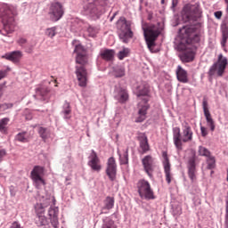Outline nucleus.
Returning a JSON list of instances; mask_svg holds the SVG:
<instances>
[{
	"label": "nucleus",
	"instance_id": "obj_34",
	"mask_svg": "<svg viewBox=\"0 0 228 228\" xmlns=\"http://www.w3.org/2000/svg\"><path fill=\"white\" fill-rule=\"evenodd\" d=\"M115 77H124L126 76V68L124 66H116L114 68Z\"/></svg>",
	"mask_w": 228,
	"mask_h": 228
},
{
	"label": "nucleus",
	"instance_id": "obj_43",
	"mask_svg": "<svg viewBox=\"0 0 228 228\" xmlns=\"http://www.w3.org/2000/svg\"><path fill=\"white\" fill-rule=\"evenodd\" d=\"M227 39H228V29L224 28L222 30V41H221L222 47H225V44H227Z\"/></svg>",
	"mask_w": 228,
	"mask_h": 228
},
{
	"label": "nucleus",
	"instance_id": "obj_17",
	"mask_svg": "<svg viewBox=\"0 0 228 228\" xmlns=\"http://www.w3.org/2000/svg\"><path fill=\"white\" fill-rule=\"evenodd\" d=\"M142 167L144 168V172L149 175V177H152V173L154 172V159L151 155H146L142 159Z\"/></svg>",
	"mask_w": 228,
	"mask_h": 228
},
{
	"label": "nucleus",
	"instance_id": "obj_37",
	"mask_svg": "<svg viewBox=\"0 0 228 228\" xmlns=\"http://www.w3.org/2000/svg\"><path fill=\"white\" fill-rule=\"evenodd\" d=\"M38 134L44 142L49 138V130H47L45 127L40 126L38 128Z\"/></svg>",
	"mask_w": 228,
	"mask_h": 228
},
{
	"label": "nucleus",
	"instance_id": "obj_48",
	"mask_svg": "<svg viewBox=\"0 0 228 228\" xmlns=\"http://www.w3.org/2000/svg\"><path fill=\"white\" fill-rule=\"evenodd\" d=\"M2 105V110H11V108H13V103H3Z\"/></svg>",
	"mask_w": 228,
	"mask_h": 228
},
{
	"label": "nucleus",
	"instance_id": "obj_41",
	"mask_svg": "<svg viewBox=\"0 0 228 228\" xmlns=\"http://www.w3.org/2000/svg\"><path fill=\"white\" fill-rule=\"evenodd\" d=\"M172 213L174 216H180V215L183 214V208H181V205H173Z\"/></svg>",
	"mask_w": 228,
	"mask_h": 228
},
{
	"label": "nucleus",
	"instance_id": "obj_22",
	"mask_svg": "<svg viewBox=\"0 0 228 228\" xmlns=\"http://www.w3.org/2000/svg\"><path fill=\"white\" fill-rule=\"evenodd\" d=\"M58 208L50 207L48 209V216L50 217L51 224L54 228H58V225L60 224L58 221Z\"/></svg>",
	"mask_w": 228,
	"mask_h": 228
},
{
	"label": "nucleus",
	"instance_id": "obj_46",
	"mask_svg": "<svg viewBox=\"0 0 228 228\" xmlns=\"http://www.w3.org/2000/svg\"><path fill=\"white\" fill-rule=\"evenodd\" d=\"M144 38H145V42L148 45V49H151V47H154V40L151 39V37H149L147 36V33L144 32Z\"/></svg>",
	"mask_w": 228,
	"mask_h": 228
},
{
	"label": "nucleus",
	"instance_id": "obj_9",
	"mask_svg": "<svg viewBox=\"0 0 228 228\" xmlns=\"http://www.w3.org/2000/svg\"><path fill=\"white\" fill-rule=\"evenodd\" d=\"M137 191L139 196L141 198L144 197L146 200H154V199H156V196H154V191L151 188V183L145 179H141L138 181Z\"/></svg>",
	"mask_w": 228,
	"mask_h": 228
},
{
	"label": "nucleus",
	"instance_id": "obj_35",
	"mask_svg": "<svg viewBox=\"0 0 228 228\" xmlns=\"http://www.w3.org/2000/svg\"><path fill=\"white\" fill-rule=\"evenodd\" d=\"M129 54H131V49L123 47V49L118 53V60H124V58H128Z\"/></svg>",
	"mask_w": 228,
	"mask_h": 228
},
{
	"label": "nucleus",
	"instance_id": "obj_23",
	"mask_svg": "<svg viewBox=\"0 0 228 228\" xmlns=\"http://www.w3.org/2000/svg\"><path fill=\"white\" fill-rule=\"evenodd\" d=\"M115 99L118 101L119 102H126V101L129 99V93H127V90L118 87L116 89Z\"/></svg>",
	"mask_w": 228,
	"mask_h": 228
},
{
	"label": "nucleus",
	"instance_id": "obj_32",
	"mask_svg": "<svg viewBox=\"0 0 228 228\" xmlns=\"http://www.w3.org/2000/svg\"><path fill=\"white\" fill-rule=\"evenodd\" d=\"M118 156L119 158V165H129V148H126L122 155L118 151Z\"/></svg>",
	"mask_w": 228,
	"mask_h": 228
},
{
	"label": "nucleus",
	"instance_id": "obj_58",
	"mask_svg": "<svg viewBox=\"0 0 228 228\" xmlns=\"http://www.w3.org/2000/svg\"><path fill=\"white\" fill-rule=\"evenodd\" d=\"M10 193H11V195H12V197H15V191H14V190L11 187L10 188Z\"/></svg>",
	"mask_w": 228,
	"mask_h": 228
},
{
	"label": "nucleus",
	"instance_id": "obj_14",
	"mask_svg": "<svg viewBox=\"0 0 228 228\" xmlns=\"http://www.w3.org/2000/svg\"><path fill=\"white\" fill-rule=\"evenodd\" d=\"M88 167L92 168L94 172H101L102 167L101 166V159H99V156H97V152L94 150L91 151V154L88 157Z\"/></svg>",
	"mask_w": 228,
	"mask_h": 228
},
{
	"label": "nucleus",
	"instance_id": "obj_29",
	"mask_svg": "<svg viewBox=\"0 0 228 228\" xmlns=\"http://www.w3.org/2000/svg\"><path fill=\"white\" fill-rule=\"evenodd\" d=\"M36 224L37 227H41V228L49 227V221H47V217L44 216V213L37 212Z\"/></svg>",
	"mask_w": 228,
	"mask_h": 228
},
{
	"label": "nucleus",
	"instance_id": "obj_13",
	"mask_svg": "<svg viewBox=\"0 0 228 228\" xmlns=\"http://www.w3.org/2000/svg\"><path fill=\"white\" fill-rule=\"evenodd\" d=\"M105 172L110 181H115L117 179V161L115 160L114 157L108 159Z\"/></svg>",
	"mask_w": 228,
	"mask_h": 228
},
{
	"label": "nucleus",
	"instance_id": "obj_33",
	"mask_svg": "<svg viewBox=\"0 0 228 228\" xmlns=\"http://www.w3.org/2000/svg\"><path fill=\"white\" fill-rule=\"evenodd\" d=\"M71 45L74 47V52L76 54H83L85 53V47L81 45V43H79V40L75 39L72 41Z\"/></svg>",
	"mask_w": 228,
	"mask_h": 228
},
{
	"label": "nucleus",
	"instance_id": "obj_24",
	"mask_svg": "<svg viewBox=\"0 0 228 228\" xmlns=\"http://www.w3.org/2000/svg\"><path fill=\"white\" fill-rule=\"evenodd\" d=\"M51 205V199L43 197L40 203L35 206L36 213H45V208H49Z\"/></svg>",
	"mask_w": 228,
	"mask_h": 228
},
{
	"label": "nucleus",
	"instance_id": "obj_40",
	"mask_svg": "<svg viewBox=\"0 0 228 228\" xmlns=\"http://www.w3.org/2000/svg\"><path fill=\"white\" fill-rule=\"evenodd\" d=\"M207 168L208 170H213V168H215L216 167V160H215V157L213 156H210V157H207Z\"/></svg>",
	"mask_w": 228,
	"mask_h": 228
},
{
	"label": "nucleus",
	"instance_id": "obj_19",
	"mask_svg": "<svg viewBox=\"0 0 228 228\" xmlns=\"http://www.w3.org/2000/svg\"><path fill=\"white\" fill-rule=\"evenodd\" d=\"M2 58H4L5 60H8V61H12V63H20L22 58V52L20 51L10 52L3 55Z\"/></svg>",
	"mask_w": 228,
	"mask_h": 228
},
{
	"label": "nucleus",
	"instance_id": "obj_63",
	"mask_svg": "<svg viewBox=\"0 0 228 228\" xmlns=\"http://www.w3.org/2000/svg\"><path fill=\"white\" fill-rule=\"evenodd\" d=\"M226 180L228 181V169H227V178H226Z\"/></svg>",
	"mask_w": 228,
	"mask_h": 228
},
{
	"label": "nucleus",
	"instance_id": "obj_2",
	"mask_svg": "<svg viewBox=\"0 0 228 228\" xmlns=\"http://www.w3.org/2000/svg\"><path fill=\"white\" fill-rule=\"evenodd\" d=\"M17 8L9 4H0V33L4 37L13 33Z\"/></svg>",
	"mask_w": 228,
	"mask_h": 228
},
{
	"label": "nucleus",
	"instance_id": "obj_26",
	"mask_svg": "<svg viewBox=\"0 0 228 228\" xmlns=\"http://www.w3.org/2000/svg\"><path fill=\"white\" fill-rule=\"evenodd\" d=\"M36 94L40 101H49V88L45 86H39L36 88Z\"/></svg>",
	"mask_w": 228,
	"mask_h": 228
},
{
	"label": "nucleus",
	"instance_id": "obj_21",
	"mask_svg": "<svg viewBox=\"0 0 228 228\" xmlns=\"http://www.w3.org/2000/svg\"><path fill=\"white\" fill-rule=\"evenodd\" d=\"M139 145L142 151L140 154H147L151 151V146L149 145V139L145 134L139 136Z\"/></svg>",
	"mask_w": 228,
	"mask_h": 228
},
{
	"label": "nucleus",
	"instance_id": "obj_45",
	"mask_svg": "<svg viewBox=\"0 0 228 228\" xmlns=\"http://www.w3.org/2000/svg\"><path fill=\"white\" fill-rule=\"evenodd\" d=\"M45 35L46 37H49V38H54V37H56V27L47 28Z\"/></svg>",
	"mask_w": 228,
	"mask_h": 228
},
{
	"label": "nucleus",
	"instance_id": "obj_59",
	"mask_svg": "<svg viewBox=\"0 0 228 228\" xmlns=\"http://www.w3.org/2000/svg\"><path fill=\"white\" fill-rule=\"evenodd\" d=\"M2 90H3V88H2L1 86H0V99H1V97L3 96V92H2Z\"/></svg>",
	"mask_w": 228,
	"mask_h": 228
},
{
	"label": "nucleus",
	"instance_id": "obj_27",
	"mask_svg": "<svg viewBox=\"0 0 228 228\" xmlns=\"http://www.w3.org/2000/svg\"><path fill=\"white\" fill-rule=\"evenodd\" d=\"M176 77L180 83H188V71H186L181 65L177 66Z\"/></svg>",
	"mask_w": 228,
	"mask_h": 228
},
{
	"label": "nucleus",
	"instance_id": "obj_54",
	"mask_svg": "<svg viewBox=\"0 0 228 228\" xmlns=\"http://www.w3.org/2000/svg\"><path fill=\"white\" fill-rule=\"evenodd\" d=\"M117 15H118V12L113 13V15L110 18V22H113V20L115 19V17H117Z\"/></svg>",
	"mask_w": 228,
	"mask_h": 228
},
{
	"label": "nucleus",
	"instance_id": "obj_49",
	"mask_svg": "<svg viewBox=\"0 0 228 228\" xmlns=\"http://www.w3.org/2000/svg\"><path fill=\"white\" fill-rule=\"evenodd\" d=\"M200 131H201V136H203V138H206V136H208V128H206L203 126H200Z\"/></svg>",
	"mask_w": 228,
	"mask_h": 228
},
{
	"label": "nucleus",
	"instance_id": "obj_56",
	"mask_svg": "<svg viewBox=\"0 0 228 228\" xmlns=\"http://www.w3.org/2000/svg\"><path fill=\"white\" fill-rule=\"evenodd\" d=\"M225 227L228 228V210H225Z\"/></svg>",
	"mask_w": 228,
	"mask_h": 228
},
{
	"label": "nucleus",
	"instance_id": "obj_53",
	"mask_svg": "<svg viewBox=\"0 0 228 228\" xmlns=\"http://www.w3.org/2000/svg\"><path fill=\"white\" fill-rule=\"evenodd\" d=\"M10 228H22V227H20V224H19V222H13L10 226Z\"/></svg>",
	"mask_w": 228,
	"mask_h": 228
},
{
	"label": "nucleus",
	"instance_id": "obj_1",
	"mask_svg": "<svg viewBox=\"0 0 228 228\" xmlns=\"http://www.w3.org/2000/svg\"><path fill=\"white\" fill-rule=\"evenodd\" d=\"M200 42V35L197 33L196 25H185L178 30V37L175 40V48L176 51H183L179 58L183 63H191L195 60V51Z\"/></svg>",
	"mask_w": 228,
	"mask_h": 228
},
{
	"label": "nucleus",
	"instance_id": "obj_55",
	"mask_svg": "<svg viewBox=\"0 0 228 228\" xmlns=\"http://www.w3.org/2000/svg\"><path fill=\"white\" fill-rule=\"evenodd\" d=\"M224 22L226 26H228V5H226V16H225Z\"/></svg>",
	"mask_w": 228,
	"mask_h": 228
},
{
	"label": "nucleus",
	"instance_id": "obj_64",
	"mask_svg": "<svg viewBox=\"0 0 228 228\" xmlns=\"http://www.w3.org/2000/svg\"><path fill=\"white\" fill-rule=\"evenodd\" d=\"M139 10H142V5H140Z\"/></svg>",
	"mask_w": 228,
	"mask_h": 228
},
{
	"label": "nucleus",
	"instance_id": "obj_4",
	"mask_svg": "<svg viewBox=\"0 0 228 228\" xmlns=\"http://www.w3.org/2000/svg\"><path fill=\"white\" fill-rule=\"evenodd\" d=\"M131 24V20H127L124 16L120 17L117 21L118 36L123 44H129V40L134 37Z\"/></svg>",
	"mask_w": 228,
	"mask_h": 228
},
{
	"label": "nucleus",
	"instance_id": "obj_38",
	"mask_svg": "<svg viewBox=\"0 0 228 228\" xmlns=\"http://www.w3.org/2000/svg\"><path fill=\"white\" fill-rule=\"evenodd\" d=\"M8 122H10L9 118H3L0 119V133H6V126H8Z\"/></svg>",
	"mask_w": 228,
	"mask_h": 228
},
{
	"label": "nucleus",
	"instance_id": "obj_50",
	"mask_svg": "<svg viewBox=\"0 0 228 228\" xmlns=\"http://www.w3.org/2000/svg\"><path fill=\"white\" fill-rule=\"evenodd\" d=\"M214 15H215L216 19L220 20V19H222L223 12H222V11H217V12H214Z\"/></svg>",
	"mask_w": 228,
	"mask_h": 228
},
{
	"label": "nucleus",
	"instance_id": "obj_8",
	"mask_svg": "<svg viewBox=\"0 0 228 228\" xmlns=\"http://www.w3.org/2000/svg\"><path fill=\"white\" fill-rule=\"evenodd\" d=\"M44 175H45V168L41 166H35L30 172V177L37 190H42V188L45 186V180L44 179Z\"/></svg>",
	"mask_w": 228,
	"mask_h": 228
},
{
	"label": "nucleus",
	"instance_id": "obj_60",
	"mask_svg": "<svg viewBox=\"0 0 228 228\" xmlns=\"http://www.w3.org/2000/svg\"><path fill=\"white\" fill-rule=\"evenodd\" d=\"M224 1L225 3L226 6H228V0H224Z\"/></svg>",
	"mask_w": 228,
	"mask_h": 228
},
{
	"label": "nucleus",
	"instance_id": "obj_31",
	"mask_svg": "<svg viewBox=\"0 0 228 228\" xmlns=\"http://www.w3.org/2000/svg\"><path fill=\"white\" fill-rule=\"evenodd\" d=\"M70 113H72V109L70 108V103L65 101L61 115H63L64 120H70Z\"/></svg>",
	"mask_w": 228,
	"mask_h": 228
},
{
	"label": "nucleus",
	"instance_id": "obj_12",
	"mask_svg": "<svg viewBox=\"0 0 228 228\" xmlns=\"http://www.w3.org/2000/svg\"><path fill=\"white\" fill-rule=\"evenodd\" d=\"M143 104H141L139 107L137 115L138 117L135 118L136 124H141L142 122H144V120L147 118V111L151 110V104H149V98H143L142 99Z\"/></svg>",
	"mask_w": 228,
	"mask_h": 228
},
{
	"label": "nucleus",
	"instance_id": "obj_52",
	"mask_svg": "<svg viewBox=\"0 0 228 228\" xmlns=\"http://www.w3.org/2000/svg\"><path fill=\"white\" fill-rule=\"evenodd\" d=\"M6 156V150L3 149L0 150V161L3 160V159Z\"/></svg>",
	"mask_w": 228,
	"mask_h": 228
},
{
	"label": "nucleus",
	"instance_id": "obj_28",
	"mask_svg": "<svg viewBox=\"0 0 228 228\" xmlns=\"http://www.w3.org/2000/svg\"><path fill=\"white\" fill-rule=\"evenodd\" d=\"M100 56L102 60H104L105 61H113V60H115V50L104 49L100 52Z\"/></svg>",
	"mask_w": 228,
	"mask_h": 228
},
{
	"label": "nucleus",
	"instance_id": "obj_42",
	"mask_svg": "<svg viewBox=\"0 0 228 228\" xmlns=\"http://www.w3.org/2000/svg\"><path fill=\"white\" fill-rule=\"evenodd\" d=\"M87 33L89 37H91L92 38H95V37H97V33H99V29H97L96 27L89 26L87 28Z\"/></svg>",
	"mask_w": 228,
	"mask_h": 228
},
{
	"label": "nucleus",
	"instance_id": "obj_30",
	"mask_svg": "<svg viewBox=\"0 0 228 228\" xmlns=\"http://www.w3.org/2000/svg\"><path fill=\"white\" fill-rule=\"evenodd\" d=\"M151 90L149 89V85L142 84L139 86H137V97H146V99H149V94Z\"/></svg>",
	"mask_w": 228,
	"mask_h": 228
},
{
	"label": "nucleus",
	"instance_id": "obj_16",
	"mask_svg": "<svg viewBox=\"0 0 228 228\" xmlns=\"http://www.w3.org/2000/svg\"><path fill=\"white\" fill-rule=\"evenodd\" d=\"M202 107H203V113L205 115V118L207 121V126L210 127V131H215L216 126H215V120H213V118L211 117V112H209V108L208 107V100L203 99L202 102Z\"/></svg>",
	"mask_w": 228,
	"mask_h": 228
},
{
	"label": "nucleus",
	"instance_id": "obj_44",
	"mask_svg": "<svg viewBox=\"0 0 228 228\" xmlns=\"http://www.w3.org/2000/svg\"><path fill=\"white\" fill-rule=\"evenodd\" d=\"M15 140L17 142H20L21 143H26V142H28V138H26V132L16 134Z\"/></svg>",
	"mask_w": 228,
	"mask_h": 228
},
{
	"label": "nucleus",
	"instance_id": "obj_18",
	"mask_svg": "<svg viewBox=\"0 0 228 228\" xmlns=\"http://www.w3.org/2000/svg\"><path fill=\"white\" fill-rule=\"evenodd\" d=\"M173 140L176 149L181 151L183 149V136L181 135V128L177 126L173 128Z\"/></svg>",
	"mask_w": 228,
	"mask_h": 228
},
{
	"label": "nucleus",
	"instance_id": "obj_39",
	"mask_svg": "<svg viewBox=\"0 0 228 228\" xmlns=\"http://www.w3.org/2000/svg\"><path fill=\"white\" fill-rule=\"evenodd\" d=\"M199 156H204L205 158H209L211 156V151L208 148L200 146L199 147Z\"/></svg>",
	"mask_w": 228,
	"mask_h": 228
},
{
	"label": "nucleus",
	"instance_id": "obj_11",
	"mask_svg": "<svg viewBox=\"0 0 228 228\" xmlns=\"http://www.w3.org/2000/svg\"><path fill=\"white\" fill-rule=\"evenodd\" d=\"M187 170L188 176L191 183H193L197 179V153L195 151L188 158Z\"/></svg>",
	"mask_w": 228,
	"mask_h": 228
},
{
	"label": "nucleus",
	"instance_id": "obj_3",
	"mask_svg": "<svg viewBox=\"0 0 228 228\" xmlns=\"http://www.w3.org/2000/svg\"><path fill=\"white\" fill-rule=\"evenodd\" d=\"M108 8H110V0H93L84 5L82 12L92 20H99Z\"/></svg>",
	"mask_w": 228,
	"mask_h": 228
},
{
	"label": "nucleus",
	"instance_id": "obj_47",
	"mask_svg": "<svg viewBox=\"0 0 228 228\" xmlns=\"http://www.w3.org/2000/svg\"><path fill=\"white\" fill-rule=\"evenodd\" d=\"M18 44L19 45H20L21 47H26V44H28V40L24 37H21L18 40Z\"/></svg>",
	"mask_w": 228,
	"mask_h": 228
},
{
	"label": "nucleus",
	"instance_id": "obj_57",
	"mask_svg": "<svg viewBox=\"0 0 228 228\" xmlns=\"http://www.w3.org/2000/svg\"><path fill=\"white\" fill-rule=\"evenodd\" d=\"M178 4V0H172V8H175V6H177Z\"/></svg>",
	"mask_w": 228,
	"mask_h": 228
},
{
	"label": "nucleus",
	"instance_id": "obj_6",
	"mask_svg": "<svg viewBox=\"0 0 228 228\" xmlns=\"http://www.w3.org/2000/svg\"><path fill=\"white\" fill-rule=\"evenodd\" d=\"M202 12L199 4H186L182 11V20L183 22H197L200 19Z\"/></svg>",
	"mask_w": 228,
	"mask_h": 228
},
{
	"label": "nucleus",
	"instance_id": "obj_61",
	"mask_svg": "<svg viewBox=\"0 0 228 228\" xmlns=\"http://www.w3.org/2000/svg\"><path fill=\"white\" fill-rule=\"evenodd\" d=\"M161 4H165V0H161Z\"/></svg>",
	"mask_w": 228,
	"mask_h": 228
},
{
	"label": "nucleus",
	"instance_id": "obj_15",
	"mask_svg": "<svg viewBox=\"0 0 228 228\" xmlns=\"http://www.w3.org/2000/svg\"><path fill=\"white\" fill-rule=\"evenodd\" d=\"M162 158H163L162 165L164 167L166 181L167 184H170V183H172V175L170 173L171 165H170V159H168V153H167V151H163Z\"/></svg>",
	"mask_w": 228,
	"mask_h": 228
},
{
	"label": "nucleus",
	"instance_id": "obj_5",
	"mask_svg": "<svg viewBox=\"0 0 228 228\" xmlns=\"http://www.w3.org/2000/svg\"><path fill=\"white\" fill-rule=\"evenodd\" d=\"M76 61L78 63L77 66H76V75L78 81L79 86L85 87L86 86V83L88 81V71H86V68H85V64H86L87 59L86 54L84 53H78L76 57Z\"/></svg>",
	"mask_w": 228,
	"mask_h": 228
},
{
	"label": "nucleus",
	"instance_id": "obj_62",
	"mask_svg": "<svg viewBox=\"0 0 228 228\" xmlns=\"http://www.w3.org/2000/svg\"><path fill=\"white\" fill-rule=\"evenodd\" d=\"M142 3H143V0H140V4H142Z\"/></svg>",
	"mask_w": 228,
	"mask_h": 228
},
{
	"label": "nucleus",
	"instance_id": "obj_36",
	"mask_svg": "<svg viewBox=\"0 0 228 228\" xmlns=\"http://www.w3.org/2000/svg\"><path fill=\"white\" fill-rule=\"evenodd\" d=\"M148 31V35L151 37V38H152L153 40H156V38H158L159 37V35H161V31H159V29L158 28H149L147 29Z\"/></svg>",
	"mask_w": 228,
	"mask_h": 228
},
{
	"label": "nucleus",
	"instance_id": "obj_20",
	"mask_svg": "<svg viewBox=\"0 0 228 228\" xmlns=\"http://www.w3.org/2000/svg\"><path fill=\"white\" fill-rule=\"evenodd\" d=\"M183 136L182 142H183V143H188V142L193 140V131L188 123L183 125Z\"/></svg>",
	"mask_w": 228,
	"mask_h": 228
},
{
	"label": "nucleus",
	"instance_id": "obj_10",
	"mask_svg": "<svg viewBox=\"0 0 228 228\" xmlns=\"http://www.w3.org/2000/svg\"><path fill=\"white\" fill-rule=\"evenodd\" d=\"M65 14L63 4L60 2H53L49 7L48 15L52 22H58Z\"/></svg>",
	"mask_w": 228,
	"mask_h": 228
},
{
	"label": "nucleus",
	"instance_id": "obj_7",
	"mask_svg": "<svg viewBox=\"0 0 228 228\" xmlns=\"http://www.w3.org/2000/svg\"><path fill=\"white\" fill-rule=\"evenodd\" d=\"M228 61L227 57H224L222 53L218 55L217 61H216L208 69V75L209 77H213L217 74L218 77H222L225 73V69H227Z\"/></svg>",
	"mask_w": 228,
	"mask_h": 228
},
{
	"label": "nucleus",
	"instance_id": "obj_51",
	"mask_svg": "<svg viewBox=\"0 0 228 228\" xmlns=\"http://www.w3.org/2000/svg\"><path fill=\"white\" fill-rule=\"evenodd\" d=\"M6 69L0 70V81L1 79H4V77H6Z\"/></svg>",
	"mask_w": 228,
	"mask_h": 228
},
{
	"label": "nucleus",
	"instance_id": "obj_25",
	"mask_svg": "<svg viewBox=\"0 0 228 228\" xmlns=\"http://www.w3.org/2000/svg\"><path fill=\"white\" fill-rule=\"evenodd\" d=\"M103 204L104 206L102 208L101 215H106L110 211V209H113L115 206V198L110 196L106 197Z\"/></svg>",
	"mask_w": 228,
	"mask_h": 228
}]
</instances>
